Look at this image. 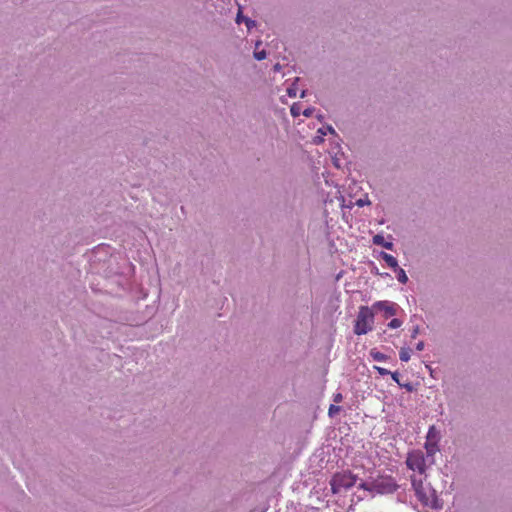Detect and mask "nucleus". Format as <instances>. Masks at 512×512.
Wrapping results in <instances>:
<instances>
[{"label": "nucleus", "instance_id": "1a4fd4ad", "mask_svg": "<svg viewBox=\"0 0 512 512\" xmlns=\"http://www.w3.org/2000/svg\"><path fill=\"white\" fill-rule=\"evenodd\" d=\"M399 310V306L396 303H389L386 301V319L391 316L397 315V311Z\"/></svg>", "mask_w": 512, "mask_h": 512}, {"label": "nucleus", "instance_id": "39448f33", "mask_svg": "<svg viewBox=\"0 0 512 512\" xmlns=\"http://www.w3.org/2000/svg\"><path fill=\"white\" fill-rule=\"evenodd\" d=\"M440 441V433L435 428V426H431L428 430L425 449L428 455L433 456L438 451V443Z\"/></svg>", "mask_w": 512, "mask_h": 512}, {"label": "nucleus", "instance_id": "0eeeda50", "mask_svg": "<svg viewBox=\"0 0 512 512\" xmlns=\"http://www.w3.org/2000/svg\"><path fill=\"white\" fill-rule=\"evenodd\" d=\"M360 487L364 488L365 490L371 492L373 495L379 494L382 495L384 493V481L383 480H376L372 482H363L360 480L359 484Z\"/></svg>", "mask_w": 512, "mask_h": 512}, {"label": "nucleus", "instance_id": "4468645a", "mask_svg": "<svg viewBox=\"0 0 512 512\" xmlns=\"http://www.w3.org/2000/svg\"><path fill=\"white\" fill-rule=\"evenodd\" d=\"M370 356L373 358V360L375 361H383L384 360V354L379 352V351H376L375 349H372L370 351Z\"/></svg>", "mask_w": 512, "mask_h": 512}, {"label": "nucleus", "instance_id": "a211bd4d", "mask_svg": "<svg viewBox=\"0 0 512 512\" xmlns=\"http://www.w3.org/2000/svg\"><path fill=\"white\" fill-rule=\"evenodd\" d=\"M373 242L377 245H384V236L382 234L375 235Z\"/></svg>", "mask_w": 512, "mask_h": 512}, {"label": "nucleus", "instance_id": "aec40b11", "mask_svg": "<svg viewBox=\"0 0 512 512\" xmlns=\"http://www.w3.org/2000/svg\"><path fill=\"white\" fill-rule=\"evenodd\" d=\"M287 93L290 97H295L297 95V88L294 85H292L287 89Z\"/></svg>", "mask_w": 512, "mask_h": 512}, {"label": "nucleus", "instance_id": "cd10ccee", "mask_svg": "<svg viewBox=\"0 0 512 512\" xmlns=\"http://www.w3.org/2000/svg\"><path fill=\"white\" fill-rule=\"evenodd\" d=\"M391 375H392V378H393V379H394V380H395L399 385H402V384L399 382V380L397 379V377H396V374H395V373H392Z\"/></svg>", "mask_w": 512, "mask_h": 512}, {"label": "nucleus", "instance_id": "6ab92c4d", "mask_svg": "<svg viewBox=\"0 0 512 512\" xmlns=\"http://www.w3.org/2000/svg\"><path fill=\"white\" fill-rule=\"evenodd\" d=\"M354 201L352 199H349V200H346V199H342V207L343 208H352L354 206Z\"/></svg>", "mask_w": 512, "mask_h": 512}, {"label": "nucleus", "instance_id": "20e7f679", "mask_svg": "<svg viewBox=\"0 0 512 512\" xmlns=\"http://www.w3.org/2000/svg\"><path fill=\"white\" fill-rule=\"evenodd\" d=\"M406 464L411 470L417 471L420 475H423L425 473L426 460L423 452L421 451L410 452L408 454Z\"/></svg>", "mask_w": 512, "mask_h": 512}, {"label": "nucleus", "instance_id": "7ed1b4c3", "mask_svg": "<svg viewBox=\"0 0 512 512\" xmlns=\"http://www.w3.org/2000/svg\"><path fill=\"white\" fill-rule=\"evenodd\" d=\"M374 323V313L372 309L368 307H361L358 313L354 332L357 335L366 334L368 331L372 330Z\"/></svg>", "mask_w": 512, "mask_h": 512}, {"label": "nucleus", "instance_id": "f3484780", "mask_svg": "<svg viewBox=\"0 0 512 512\" xmlns=\"http://www.w3.org/2000/svg\"><path fill=\"white\" fill-rule=\"evenodd\" d=\"M253 56L256 60L261 61L267 57V54H266L265 50H261V51H255Z\"/></svg>", "mask_w": 512, "mask_h": 512}, {"label": "nucleus", "instance_id": "9d476101", "mask_svg": "<svg viewBox=\"0 0 512 512\" xmlns=\"http://www.w3.org/2000/svg\"><path fill=\"white\" fill-rule=\"evenodd\" d=\"M397 484L391 479L386 477V494L396 491Z\"/></svg>", "mask_w": 512, "mask_h": 512}, {"label": "nucleus", "instance_id": "bb28decb", "mask_svg": "<svg viewBox=\"0 0 512 512\" xmlns=\"http://www.w3.org/2000/svg\"><path fill=\"white\" fill-rule=\"evenodd\" d=\"M391 249H392V243L386 241V250H391Z\"/></svg>", "mask_w": 512, "mask_h": 512}, {"label": "nucleus", "instance_id": "412c9836", "mask_svg": "<svg viewBox=\"0 0 512 512\" xmlns=\"http://www.w3.org/2000/svg\"><path fill=\"white\" fill-rule=\"evenodd\" d=\"M314 112V108H306L302 111V114L306 117H311Z\"/></svg>", "mask_w": 512, "mask_h": 512}, {"label": "nucleus", "instance_id": "7c9ffc66", "mask_svg": "<svg viewBox=\"0 0 512 512\" xmlns=\"http://www.w3.org/2000/svg\"><path fill=\"white\" fill-rule=\"evenodd\" d=\"M417 332H418L417 329L415 331H413V335L412 336L414 337L417 334Z\"/></svg>", "mask_w": 512, "mask_h": 512}, {"label": "nucleus", "instance_id": "f8f14e48", "mask_svg": "<svg viewBox=\"0 0 512 512\" xmlns=\"http://www.w3.org/2000/svg\"><path fill=\"white\" fill-rule=\"evenodd\" d=\"M290 113L293 117H298L300 114H302L301 105L294 103L290 108Z\"/></svg>", "mask_w": 512, "mask_h": 512}, {"label": "nucleus", "instance_id": "423d86ee", "mask_svg": "<svg viewBox=\"0 0 512 512\" xmlns=\"http://www.w3.org/2000/svg\"><path fill=\"white\" fill-rule=\"evenodd\" d=\"M386 267L391 268L395 272L399 282L405 284L408 281L405 271L398 266L397 260L388 254H386Z\"/></svg>", "mask_w": 512, "mask_h": 512}, {"label": "nucleus", "instance_id": "4be33fe9", "mask_svg": "<svg viewBox=\"0 0 512 512\" xmlns=\"http://www.w3.org/2000/svg\"><path fill=\"white\" fill-rule=\"evenodd\" d=\"M354 204H355V205H357V206H359V207H362V206H364L365 202H364V200H363V199L359 198V199H356V200L354 201Z\"/></svg>", "mask_w": 512, "mask_h": 512}, {"label": "nucleus", "instance_id": "c85d7f7f", "mask_svg": "<svg viewBox=\"0 0 512 512\" xmlns=\"http://www.w3.org/2000/svg\"><path fill=\"white\" fill-rule=\"evenodd\" d=\"M274 70H275V71H279V70H280V65H279V64H276V65L274 66Z\"/></svg>", "mask_w": 512, "mask_h": 512}, {"label": "nucleus", "instance_id": "a878e982", "mask_svg": "<svg viewBox=\"0 0 512 512\" xmlns=\"http://www.w3.org/2000/svg\"><path fill=\"white\" fill-rule=\"evenodd\" d=\"M382 306H384V303H383V302H381V301H379V302H377V303L374 305V308H380V307H382Z\"/></svg>", "mask_w": 512, "mask_h": 512}, {"label": "nucleus", "instance_id": "2eb2a0df", "mask_svg": "<svg viewBox=\"0 0 512 512\" xmlns=\"http://www.w3.org/2000/svg\"><path fill=\"white\" fill-rule=\"evenodd\" d=\"M318 133H320L322 136H325L327 135V133H331V134H334L335 133V130L332 126H324L320 129H318Z\"/></svg>", "mask_w": 512, "mask_h": 512}, {"label": "nucleus", "instance_id": "f257e3e1", "mask_svg": "<svg viewBox=\"0 0 512 512\" xmlns=\"http://www.w3.org/2000/svg\"><path fill=\"white\" fill-rule=\"evenodd\" d=\"M412 487L417 499L427 507L439 508L435 490L428 483H424L422 478L413 476Z\"/></svg>", "mask_w": 512, "mask_h": 512}, {"label": "nucleus", "instance_id": "dca6fc26", "mask_svg": "<svg viewBox=\"0 0 512 512\" xmlns=\"http://www.w3.org/2000/svg\"><path fill=\"white\" fill-rule=\"evenodd\" d=\"M340 410H341L340 406H336L334 404H331L330 407H329V410H328V414H329L330 417H333L336 414H338L340 412Z\"/></svg>", "mask_w": 512, "mask_h": 512}, {"label": "nucleus", "instance_id": "5701e85b", "mask_svg": "<svg viewBox=\"0 0 512 512\" xmlns=\"http://www.w3.org/2000/svg\"><path fill=\"white\" fill-rule=\"evenodd\" d=\"M343 399V396L341 393H337L334 395V402H341Z\"/></svg>", "mask_w": 512, "mask_h": 512}, {"label": "nucleus", "instance_id": "c756f323", "mask_svg": "<svg viewBox=\"0 0 512 512\" xmlns=\"http://www.w3.org/2000/svg\"><path fill=\"white\" fill-rule=\"evenodd\" d=\"M305 96H306V91H305V90H303V91L301 92V94H300V97H301V98H304Z\"/></svg>", "mask_w": 512, "mask_h": 512}, {"label": "nucleus", "instance_id": "f03ea898", "mask_svg": "<svg viewBox=\"0 0 512 512\" xmlns=\"http://www.w3.org/2000/svg\"><path fill=\"white\" fill-rule=\"evenodd\" d=\"M357 481V477L351 473H337L330 481L331 490L333 494H342L357 485Z\"/></svg>", "mask_w": 512, "mask_h": 512}, {"label": "nucleus", "instance_id": "6e6552de", "mask_svg": "<svg viewBox=\"0 0 512 512\" xmlns=\"http://www.w3.org/2000/svg\"><path fill=\"white\" fill-rule=\"evenodd\" d=\"M242 21L245 23L248 30H251L256 26V22L254 20L248 17H244L241 13H238L236 17V22L241 23Z\"/></svg>", "mask_w": 512, "mask_h": 512}, {"label": "nucleus", "instance_id": "9b49d317", "mask_svg": "<svg viewBox=\"0 0 512 512\" xmlns=\"http://www.w3.org/2000/svg\"><path fill=\"white\" fill-rule=\"evenodd\" d=\"M402 324H403V321H402L401 319H399V318H394V319H392L390 322H388V323L386 324V326H387L388 328H391V329H397V328L401 327V326H402Z\"/></svg>", "mask_w": 512, "mask_h": 512}, {"label": "nucleus", "instance_id": "ddd939ff", "mask_svg": "<svg viewBox=\"0 0 512 512\" xmlns=\"http://www.w3.org/2000/svg\"><path fill=\"white\" fill-rule=\"evenodd\" d=\"M410 352L411 350L409 348H402L399 357L402 361L407 362L410 359Z\"/></svg>", "mask_w": 512, "mask_h": 512}, {"label": "nucleus", "instance_id": "2f4dec72", "mask_svg": "<svg viewBox=\"0 0 512 512\" xmlns=\"http://www.w3.org/2000/svg\"><path fill=\"white\" fill-rule=\"evenodd\" d=\"M260 44H261V42H260V41H258V42L256 43V47H258Z\"/></svg>", "mask_w": 512, "mask_h": 512}, {"label": "nucleus", "instance_id": "b1692460", "mask_svg": "<svg viewBox=\"0 0 512 512\" xmlns=\"http://www.w3.org/2000/svg\"><path fill=\"white\" fill-rule=\"evenodd\" d=\"M373 368L376 369L380 375H384V367L373 366Z\"/></svg>", "mask_w": 512, "mask_h": 512}, {"label": "nucleus", "instance_id": "393cba45", "mask_svg": "<svg viewBox=\"0 0 512 512\" xmlns=\"http://www.w3.org/2000/svg\"><path fill=\"white\" fill-rule=\"evenodd\" d=\"M423 348H424V343H423L422 341H421V342H419V343L416 345V349H417L418 351L423 350Z\"/></svg>", "mask_w": 512, "mask_h": 512}]
</instances>
